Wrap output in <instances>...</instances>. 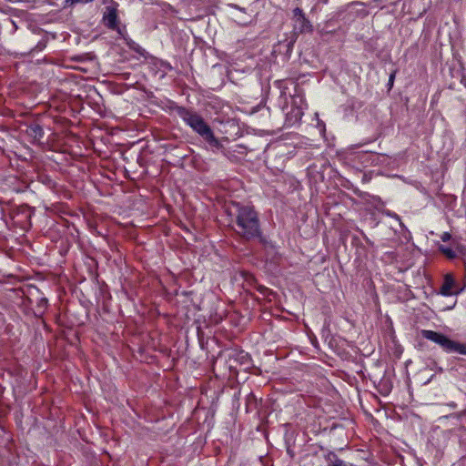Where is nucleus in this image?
Returning <instances> with one entry per match:
<instances>
[{"instance_id": "1", "label": "nucleus", "mask_w": 466, "mask_h": 466, "mask_svg": "<svg viewBox=\"0 0 466 466\" xmlns=\"http://www.w3.org/2000/svg\"><path fill=\"white\" fill-rule=\"evenodd\" d=\"M228 213L231 217L232 228L239 238L246 241L258 239L264 246L268 244L267 238L262 235L258 214L254 207L233 203Z\"/></svg>"}, {"instance_id": "2", "label": "nucleus", "mask_w": 466, "mask_h": 466, "mask_svg": "<svg viewBox=\"0 0 466 466\" xmlns=\"http://www.w3.org/2000/svg\"><path fill=\"white\" fill-rule=\"evenodd\" d=\"M177 113L184 122L208 144L212 150H225L223 145L215 137L209 125L198 113L182 106L177 108Z\"/></svg>"}, {"instance_id": "3", "label": "nucleus", "mask_w": 466, "mask_h": 466, "mask_svg": "<svg viewBox=\"0 0 466 466\" xmlns=\"http://www.w3.org/2000/svg\"><path fill=\"white\" fill-rule=\"evenodd\" d=\"M421 335L423 338L440 345L448 353L457 352L466 355V343L452 340L448 336L433 330L422 329Z\"/></svg>"}, {"instance_id": "4", "label": "nucleus", "mask_w": 466, "mask_h": 466, "mask_svg": "<svg viewBox=\"0 0 466 466\" xmlns=\"http://www.w3.org/2000/svg\"><path fill=\"white\" fill-rule=\"evenodd\" d=\"M292 19L294 21V35H298L299 34L313 32V25H311L310 21L305 16V14L301 8L296 7L295 9H293Z\"/></svg>"}, {"instance_id": "5", "label": "nucleus", "mask_w": 466, "mask_h": 466, "mask_svg": "<svg viewBox=\"0 0 466 466\" xmlns=\"http://www.w3.org/2000/svg\"><path fill=\"white\" fill-rule=\"evenodd\" d=\"M103 22L107 28L116 30L119 35H122V30L118 26L117 9L115 6L106 7Z\"/></svg>"}, {"instance_id": "6", "label": "nucleus", "mask_w": 466, "mask_h": 466, "mask_svg": "<svg viewBox=\"0 0 466 466\" xmlns=\"http://www.w3.org/2000/svg\"><path fill=\"white\" fill-rule=\"evenodd\" d=\"M455 281L451 275H446L444 278V281L441 288V293L444 296H450L453 294L452 289L454 287Z\"/></svg>"}, {"instance_id": "7", "label": "nucleus", "mask_w": 466, "mask_h": 466, "mask_svg": "<svg viewBox=\"0 0 466 466\" xmlns=\"http://www.w3.org/2000/svg\"><path fill=\"white\" fill-rule=\"evenodd\" d=\"M440 251L444 254L448 258L452 259L456 258V253L450 248H445L443 246L440 247Z\"/></svg>"}, {"instance_id": "8", "label": "nucleus", "mask_w": 466, "mask_h": 466, "mask_svg": "<svg viewBox=\"0 0 466 466\" xmlns=\"http://www.w3.org/2000/svg\"><path fill=\"white\" fill-rule=\"evenodd\" d=\"M94 0H66L65 1V7H67V6H73L76 4H86V3H90V2H93Z\"/></svg>"}, {"instance_id": "9", "label": "nucleus", "mask_w": 466, "mask_h": 466, "mask_svg": "<svg viewBox=\"0 0 466 466\" xmlns=\"http://www.w3.org/2000/svg\"><path fill=\"white\" fill-rule=\"evenodd\" d=\"M292 112L295 113L296 121L301 119L303 112L300 110V108L297 107V108L293 109Z\"/></svg>"}, {"instance_id": "10", "label": "nucleus", "mask_w": 466, "mask_h": 466, "mask_svg": "<svg viewBox=\"0 0 466 466\" xmlns=\"http://www.w3.org/2000/svg\"><path fill=\"white\" fill-rule=\"evenodd\" d=\"M441 240L446 242L448 240H450L451 238V235L448 232H444L441 237Z\"/></svg>"}, {"instance_id": "11", "label": "nucleus", "mask_w": 466, "mask_h": 466, "mask_svg": "<svg viewBox=\"0 0 466 466\" xmlns=\"http://www.w3.org/2000/svg\"><path fill=\"white\" fill-rule=\"evenodd\" d=\"M32 130L35 132V134H39L41 135L43 133V130H42V127L40 126H35L34 127H32Z\"/></svg>"}, {"instance_id": "12", "label": "nucleus", "mask_w": 466, "mask_h": 466, "mask_svg": "<svg viewBox=\"0 0 466 466\" xmlns=\"http://www.w3.org/2000/svg\"><path fill=\"white\" fill-rule=\"evenodd\" d=\"M395 74H396V72L394 71L390 76V78H389V86H390V87H391L393 86L394 79H395Z\"/></svg>"}, {"instance_id": "13", "label": "nucleus", "mask_w": 466, "mask_h": 466, "mask_svg": "<svg viewBox=\"0 0 466 466\" xmlns=\"http://www.w3.org/2000/svg\"><path fill=\"white\" fill-rule=\"evenodd\" d=\"M47 304V299H41L40 301H39V307H46Z\"/></svg>"}, {"instance_id": "14", "label": "nucleus", "mask_w": 466, "mask_h": 466, "mask_svg": "<svg viewBox=\"0 0 466 466\" xmlns=\"http://www.w3.org/2000/svg\"><path fill=\"white\" fill-rule=\"evenodd\" d=\"M466 416V410L459 414V417Z\"/></svg>"}, {"instance_id": "15", "label": "nucleus", "mask_w": 466, "mask_h": 466, "mask_svg": "<svg viewBox=\"0 0 466 466\" xmlns=\"http://www.w3.org/2000/svg\"><path fill=\"white\" fill-rule=\"evenodd\" d=\"M294 41H295V40L290 41V43H289V46L292 45V44L294 43Z\"/></svg>"}]
</instances>
